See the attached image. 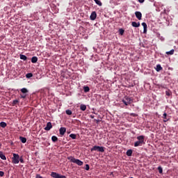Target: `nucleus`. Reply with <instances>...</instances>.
Wrapping results in <instances>:
<instances>
[{
    "instance_id": "obj_42",
    "label": "nucleus",
    "mask_w": 178,
    "mask_h": 178,
    "mask_svg": "<svg viewBox=\"0 0 178 178\" xmlns=\"http://www.w3.org/2000/svg\"><path fill=\"white\" fill-rule=\"evenodd\" d=\"M94 118H95V116H94V115H90V118H91V119H94Z\"/></svg>"
},
{
    "instance_id": "obj_25",
    "label": "nucleus",
    "mask_w": 178,
    "mask_h": 178,
    "mask_svg": "<svg viewBox=\"0 0 178 178\" xmlns=\"http://www.w3.org/2000/svg\"><path fill=\"white\" fill-rule=\"evenodd\" d=\"M70 137L71 138H72V140H76V138H77V135H76V134H71L70 135Z\"/></svg>"
},
{
    "instance_id": "obj_38",
    "label": "nucleus",
    "mask_w": 178,
    "mask_h": 178,
    "mask_svg": "<svg viewBox=\"0 0 178 178\" xmlns=\"http://www.w3.org/2000/svg\"><path fill=\"white\" fill-rule=\"evenodd\" d=\"M94 122H96L97 124H99V122H101V120H96V119H95V120H94Z\"/></svg>"
},
{
    "instance_id": "obj_10",
    "label": "nucleus",
    "mask_w": 178,
    "mask_h": 178,
    "mask_svg": "<svg viewBox=\"0 0 178 178\" xmlns=\"http://www.w3.org/2000/svg\"><path fill=\"white\" fill-rule=\"evenodd\" d=\"M59 131H60V136H64L65 134L66 133V128L61 127V128H60Z\"/></svg>"
},
{
    "instance_id": "obj_15",
    "label": "nucleus",
    "mask_w": 178,
    "mask_h": 178,
    "mask_svg": "<svg viewBox=\"0 0 178 178\" xmlns=\"http://www.w3.org/2000/svg\"><path fill=\"white\" fill-rule=\"evenodd\" d=\"M126 155L127 156H131V155H133V150L131 149H128L126 152Z\"/></svg>"
},
{
    "instance_id": "obj_1",
    "label": "nucleus",
    "mask_w": 178,
    "mask_h": 178,
    "mask_svg": "<svg viewBox=\"0 0 178 178\" xmlns=\"http://www.w3.org/2000/svg\"><path fill=\"white\" fill-rule=\"evenodd\" d=\"M138 141L134 143V147H141L143 144H145L144 141L145 140V136H139L137 137Z\"/></svg>"
},
{
    "instance_id": "obj_40",
    "label": "nucleus",
    "mask_w": 178,
    "mask_h": 178,
    "mask_svg": "<svg viewBox=\"0 0 178 178\" xmlns=\"http://www.w3.org/2000/svg\"><path fill=\"white\" fill-rule=\"evenodd\" d=\"M130 115H131V116H133L134 118H136V116H137V114L134 113H131Z\"/></svg>"
},
{
    "instance_id": "obj_11",
    "label": "nucleus",
    "mask_w": 178,
    "mask_h": 178,
    "mask_svg": "<svg viewBox=\"0 0 178 178\" xmlns=\"http://www.w3.org/2000/svg\"><path fill=\"white\" fill-rule=\"evenodd\" d=\"M162 118H163V119H164L163 120L164 123H166V122H168L169 120V118H168V114L166 113H164L163 114V117Z\"/></svg>"
},
{
    "instance_id": "obj_3",
    "label": "nucleus",
    "mask_w": 178,
    "mask_h": 178,
    "mask_svg": "<svg viewBox=\"0 0 178 178\" xmlns=\"http://www.w3.org/2000/svg\"><path fill=\"white\" fill-rule=\"evenodd\" d=\"M122 102H123L126 106H128V105L133 104V99L126 96L122 99Z\"/></svg>"
},
{
    "instance_id": "obj_20",
    "label": "nucleus",
    "mask_w": 178,
    "mask_h": 178,
    "mask_svg": "<svg viewBox=\"0 0 178 178\" xmlns=\"http://www.w3.org/2000/svg\"><path fill=\"white\" fill-rule=\"evenodd\" d=\"M21 92H22V94H27V92H29V90H27V88H23L21 89Z\"/></svg>"
},
{
    "instance_id": "obj_33",
    "label": "nucleus",
    "mask_w": 178,
    "mask_h": 178,
    "mask_svg": "<svg viewBox=\"0 0 178 178\" xmlns=\"http://www.w3.org/2000/svg\"><path fill=\"white\" fill-rule=\"evenodd\" d=\"M26 97H27V94L26 93H23L20 95V97L23 98V99H24V98H26Z\"/></svg>"
},
{
    "instance_id": "obj_22",
    "label": "nucleus",
    "mask_w": 178,
    "mask_h": 178,
    "mask_svg": "<svg viewBox=\"0 0 178 178\" xmlns=\"http://www.w3.org/2000/svg\"><path fill=\"white\" fill-rule=\"evenodd\" d=\"M166 55H173L175 54V49H171L170 51L165 52Z\"/></svg>"
},
{
    "instance_id": "obj_9",
    "label": "nucleus",
    "mask_w": 178,
    "mask_h": 178,
    "mask_svg": "<svg viewBox=\"0 0 178 178\" xmlns=\"http://www.w3.org/2000/svg\"><path fill=\"white\" fill-rule=\"evenodd\" d=\"M90 19V20H95L97 19V13L95 11L92 12Z\"/></svg>"
},
{
    "instance_id": "obj_28",
    "label": "nucleus",
    "mask_w": 178,
    "mask_h": 178,
    "mask_svg": "<svg viewBox=\"0 0 178 178\" xmlns=\"http://www.w3.org/2000/svg\"><path fill=\"white\" fill-rule=\"evenodd\" d=\"M26 79H31V77H33V73L30 72L26 74Z\"/></svg>"
},
{
    "instance_id": "obj_34",
    "label": "nucleus",
    "mask_w": 178,
    "mask_h": 178,
    "mask_svg": "<svg viewBox=\"0 0 178 178\" xmlns=\"http://www.w3.org/2000/svg\"><path fill=\"white\" fill-rule=\"evenodd\" d=\"M65 113L67 115H72L73 113L71 110H66Z\"/></svg>"
},
{
    "instance_id": "obj_30",
    "label": "nucleus",
    "mask_w": 178,
    "mask_h": 178,
    "mask_svg": "<svg viewBox=\"0 0 178 178\" xmlns=\"http://www.w3.org/2000/svg\"><path fill=\"white\" fill-rule=\"evenodd\" d=\"M159 172L161 175V173H163V170L162 169V167L159 166L158 167Z\"/></svg>"
},
{
    "instance_id": "obj_31",
    "label": "nucleus",
    "mask_w": 178,
    "mask_h": 178,
    "mask_svg": "<svg viewBox=\"0 0 178 178\" xmlns=\"http://www.w3.org/2000/svg\"><path fill=\"white\" fill-rule=\"evenodd\" d=\"M17 104H19V100L15 99L13 102V106H15V105H17Z\"/></svg>"
},
{
    "instance_id": "obj_35",
    "label": "nucleus",
    "mask_w": 178,
    "mask_h": 178,
    "mask_svg": "<svg viewBox=\"0 0 178 178\" xmlns=\"http://www.w3.org/2000/svg\"><path fill=\"white\" fill-rule=\"evenodd\" d=\"M19 162H21V163H24V160L23 159L22 157H19Z\"/></svg>"
},
{
    "instance_id": "obj_17",
    "label": "nucleus",
    "mask_w": 178,
    "mask_h": 178,
    "mask_svg": "<svg viewBox=\"0 0 178 178\" xmlns=\"http://www.w3.org/2000/svg\"><path fill=\"white\" fill-rule=\"evenodd\" d=\"M162 69H163V68L162 67V66H161V65L158 64L156 65V70L157 72H161V70H162Z\"/></svg>"
},
{
    "instance_id": "obj_36",
    "label": "nucleus",
    "mask_w": 178,
    "mask_h": 178,
    "mask_svg": "<svg viewBox=\"0 0 178 178\" xmlns=\"http://www.w3.org/2000/svg\"><path fill=\"white\" fill-rule=\"evenodd\" d=\"M85 169L86 170H90V165L88 164H86Z\"/></svg>"
},
{
    "instance_id": "obj_23",
    "label": "nucleus",
    "mask_w": 178,
    "mask_h": 178,
    "mask_svg": "<svg viewBox=\"0 0 178 178\" xmlns=\"http://www.w3.org/2000/svg\"><path fill=\"white\" fill-rule=\"evenodd\" d=\"M6 126H7L6 122H0V127H3V129H5V127H6Z\"/></svg>"
},
{
    "instance_id": "obj_32",
    "label": "nucleus",
    "mask_w": 178,
    "mask_h": 178,
    "mask_svg": "<svg viewBox=\"0 0 178 178\" xmlns=\"http://www.w3.org/2000/svg\"><path fill=\"white\" fill-rule=\"evenodd\" d=\"M119 33H120V35H123V34H124V30H123V29H120L119 30Z\"/></svg>"
},
{
    "instance_id": "obj_7",
    "label": "nucleus",
    "mask_w": 178,
    "mask_h": 178,
    "mask_svg": "<svg viewBox=\"0 0 178 178\" xmlns=\"http://www.w3.org/2000/svg\"><path fill=\"white\" fill-rule=\"evenodd\" d=\"M135 16H136V17H137V19L138 20H141V19L143 17V14H141V12L136 11V12H135Z\"/></svg>"
},
{
    "instance_id": "obj_13",
    "label": "nucleus",
    "mask_w": 178,
    "mask_h": 178,
    "mask_svg": "<svg viewBox=\"0 0 178 178\" xmlns=\"http://www.w3.org/2000/svg\"><path fill=\"white\" fill-rule=\"evenodd\" d=\"M38 61V58H37V56H33L31 58L32 63H37Z\"/></svg>"
},
{
    "instance_id": "obj_8",
    "label": "nucleus",
    "mask_w": 178,
    "mask_h": 178,
    "mask_svg": "<svg viewBox=\"0 0 178 178\" xmlns=\"http://www.w3.org/2000/svg\"><path fill=\"white\" fill-rule=\"evenodd\" d=\"M52 129V123L51 122H47L46 127L44 128V130L46 131H49Z\"/></svg>"
},
{
    "instance_id": "obj_44",
    "label": "nucleus",
    "mask_w": 178,
    "mask_h": 178,
    "mask_svg": "<svg viewBox=\"0 0 178 178\" xmlns=\"http://www.w3.org/2000/svg\"><path fill=\"white\" fill-rule=\"evenodd\" d=\"M111 175H113V172H111Z\"/></svg>"
},
{
    "instance_id": "obj_18",
    "label": "nucleus",
    "mask_w": 178,
    "mask_h": 178,
    "mask_svg": "<svg viewBox=\"0 0 178 178\" xmlns=\"http://www.w3.org/2000/svg\"><path fill=\"white\" fill-rule=\"evenodd\" d=\"M80 109L81 111H86V109H87V106H86L85 104H81L80 106Z\"/></svg>"
},
{
    "instance_id": "obj_39",
    "label": "nucleus",
    "mask_w": 178,
    "mask_h": 178,
    "mask_svg": "<svg viewBox=\"0 0 178 178\" xmlns=\"http://www.w3.org/2000/svg\"><path fill=\"white\" fill-rule=\"evenodd\" d=\"M35 178H43L42 176H40V174L35 175Z\"/></svg>"
},
{
    "instance_id": "obj_37",
    "label": "nucleus",
    "mask_w": 178,
    "mask_h": 178,
    "mask_svg": "<svg viewBox=\"0 0 178 178\" xmlns=\"http://www.w3.org/2000/svg\"><path fill=\"white\" fill-rule=\"evenodd\" d=\"M4 175H5V172H3V171H0V177H3Z\"/></svg>"
},
{
    "instance_id": "obj_24",
    "label": "nucleus",
    "mask_w": 178,
    "mask_h": 178,
    "mask_svg": "<svg viewBox=\"0 0 178 178\" xmlns=\"http://www.w3.org/2000/svg\"><path fill=\"white\" fill-rule=\"evenodd\" d=\"M94 1L95 2V3L97 5H98L99 6H102V3L101 2V1L99 0H94Z\"/></svg>"
},
{
    "instance_id": "obj_26",
    "label": "nucleus",
    "mask_w": 178,
    "mask_h": 178,
    "mask_svg": "<svg viewBox=\"0 0 178 178\" xmlns=\"http://www.w3.org/2000/svg\"><path fill=\"white\" fill-rule=\"evenodd\" d=\"M165 95L168 96V97H170V95H172V91H170V90H167L165 91Z\"/></svg>"
},
{
    "instance_id": "obj_41",
    "label": "nucleus",
    "mask_w": 178,
    "mask_h": 178,
    "mask_svg": "<svg viewBox=\"0 0 178 178\" xmlns=\"http://www.w3.org/2000/svg\"><path fill=\"white\" fill-rule=\"evenodd\" d=\"M144 1L145 0H138V2H140V3H143Z\"/></svg>"
},
{
    "instance_id": "obj_29",
    "label": "nucleus",
    "mask_w": 178,
    "mask_h": 178,
    "mask_svg": "<svg viewBox=\"0 0 178 178\" xmlns=\"http://www.w3.org/2000/svg\"><path fill=\"white\" fill-rule=\"evenodd\" d=\"M83 90L85 92H88L90 91V87L88 86H84Z\"/></svg>"
},
{
    "instance_id": "obj_14",
    "label": "nucleus",
    "mask_w": 178,
    "mask_h": 178,
    "mask_svg": "<svg viewBox=\"0 0 178 178\" xmlns=\"http://www.w3.org/2000/svg\"><path fill=\"white\" fill-rule=\"evenodd\" d=\"M19 139L23 144H26V143L27 142V139L23 136L19 137Z\"/></svg>"
},
{
    "instance_id": "obj_21",
    "label": "nucleus",
    "mask_w": 178,
    "mask_h": 178,
    "mask_svg": "<svg viewBox=\"0 0 178 178\" xmlns=\"http://www.w3.org/2000/svg\"><path fill=\"white\" fill-rule=\"evenodd\" d=\"M142 26L144 29V33H146L147 32V24L145 22H143Z\"/></svg>"
},
{
    "instance_id": "obj_27",
    "label": "nucleus",
    "mask_w": 178,
    "mask_h": 178,
    "mask_svg": "<svg viewBox=\"0 0 178 178\" xmlns=\"http://www.w3.org/2000/svg\"><path fill=\"white\" fill-rule=\"evenodd\" d=\"M51 140L53 141V143H56V141H58V137L53 136L51 137Z\"/></svg>"
},
{
    "instance_id": "obj_43",
    "label": "nucleus",
    "mask_w": 178,
    "mask_h": 178,
    "mask_svg": "<svg viewBox=\"0 0 178 178\" xmlns=\"http://www.w3.org/2000/svg\"><path fill=\"white\" fill-rule=\"evenodd\" d=\"M2 147V144L1 143H0V148Z\"/></svg>"
},
{
    "instance_id": "obj_4",
    "label": "nucleus",
    "mask_w": 178,
    "mask_h": 178,
    "mask_svg": "<svg viewBox=\"0 0 178 178\" xmlns=\"http://www.w3.org/2000/svg\"><path fill=\"white\" fill-rule=\"evenodd\" d=\"M90 151H98L99 152H104L105 147L101 146L95 145L93 147L91 148Z\"/></svg>"
},
{
    "instance_id": "obj_16",
    "label": "nucleus",
    "mask_w": 178,
    "mask_h": 178,
    "mask_svg": "<svg viewBox=\"0 0 178 178\" xmlns=\"http://www.w3.org/2000/svg\"><path fill=\"white\" fill-rule=\"evenodd\" d=\"M131 26H133V27H140V22H133L132 23H131Z\"/></svg>"
},
{
    "instance_id": "obj_6",
    "label": "nucleus",
    "mask_w": 178,
    "mask_h": 178,
    "mask_svg": "<svg viewBox=\"0 0 178 178\" xmlns=\"http://www.w3.org/2000/svg\"><path fill=\"white\" fill-rule=\"evenodd\" d=\"M51 177L54 178H66V176L65 175H60L55 172H51Z\"/></svg>"
},
{
    "instance_id": "obj_5",
    "label": "nucleus",
    "mask_w": 178,
    "mask_h": 178,
    "mask_svg": "<svg viewBox=\"0 0 178 178\" xmlns=\"http://www.w3.org/2000/svg\"><path fill=\"white\" fill-rule=\"evenodd\" d=\"M13 156L12 157L13 163H15V165L19 163L20 156L16 153H13Z\"/></svg>"
},
{
    "instance_id": "obj_12",
    "label": "nucleus",
    "mask_w": 178,
    "mask_h": 178,
    "mask_svg": "<svg viewBox=\"0 0 178 178\" xmlns=\"http://www.w3.org/2000/svg\"><path fill=\"white\" fill-rule=\"evenodd\" d=\"M0 158L3 161H6V156L3 154V152H2L1 151H0Z\"/></svg>"
},
{
    "instance_id": "obj_2",
    "label": "nucleus",
    "mask_w": 178,
    "mask_h": 178,
    "mask_svg": "<svg viewBox=\"0 0 178 178\" xmlns=\"http://www.w3.org/2000/svg\"><path fill=\"white\" fill-rule=\"evenodd\" d=\"M67 159L72 162V163H76V165H78V166H83V161H81L80 159H77L74 158V156H70L67 157Z\"/></svg>"
},
{
    "instance_id": "obj_19",
    "label": "nucleus",
    "mask_w": 178,
    "mask_h": 178,
    "mask_svg": "<svg viewBox=\"0 0 178 178\" xmlns=\"http://www.w3.org/2000/svg\"><path fill=\"white\" fill-rule=\"evenodd\" d=\"M19 58H20V59H22V60H27V56H26L25 55L20 54V55H19Z\"/></svg>"
}]
</instances>
